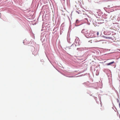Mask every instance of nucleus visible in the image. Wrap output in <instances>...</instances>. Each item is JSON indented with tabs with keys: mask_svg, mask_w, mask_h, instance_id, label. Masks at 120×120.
<instances>
[{
	"mask_svg": "<svg viewBox=\"0 0 120 120\" xmlns=\"http://www.w3.org/2000/svg\"><path fill=\"white\" fill-rule=\"evenodd\" d=\"M76 39L77 40L78 43H77V42L76 41V42H75V43H76V44H77V45H80V42H79V38H78L77 37L75 38V41L76 40Z\"/></svg>",
	"mask_w": 120,
	"mask_h": 120,
	"instance_id": "nucleus-1",
	"label": "nucleus"
},
{
	"mask_svg": "<svg viewBox=\"0 0 120 120\" xmlns=\"http://www.w3.org/2000/svg\"><path fill=\"white\" fill-rule=\"evenodd\" d=\"M115 63L114 62L112 61V62H110L109 63L107 64H106L107 65H111V64H112L113 63Z\"/></svg>",
	"mask_w": 120,
	"mask_h": 120,
	"instance_id": "nucleus-2",
	"label": "nucleus"
},
{
	"mask_svg": "<svg viewBox=\"0 0 120 120\" xmlns=\"http://www.w3.org/2000/svg\"><path fill=\"white\" fill-rule=\"evenodd\" d=\"M105 38H106V39H112V38L110 37H105Z\"/></svg>",
	"mask_w": 120,
	"mask_h": 120,
	"instance_id": "nucleus-3",
	"label": "nucleus"
},
{
	"mask_svg": "<svg viewBox=\"0 0 120 120\" xmlns=\"http://www.w3.org/2000/svg\"><path fill=\"white\" fill-rule=\"evenodd\" d=\"M76 12L78 14H80V13H81V12H80V11H76Z\"/></svg>",
	"mask_w": 120,
	"mask_h": 120,
	"instance_id": "nucleus-4",
	"label": "nucleus"
},
{
	"mask_svg": "<svg viewBox=\"0 0 120 120\" xmlns=\"http://www.w3.org/2000/svg\"><path fill=\"white\" fill-rule=\"evenodd\" d=\"M79 22V21L78 20H76V23H78Z\"/></svg>",
	"mask_w": 120,
	"mask_h": 120,
	"instance_id": "nucleus-5",
	"label": "nucleus"
},
{
	"mask_svg": "<svg viewBox=\"0 0 120 120\" xmlns=\"http://www.w3.org/2000/svg\"><path fill=\"white\" fill-rule=\"evenodd\" d=\"M97 36H98L99 35V33L98 32H97Z\"/></svg>",
	"mask_w": 120,
	"mask_h": 120,
	"instance_id": "nucleus-6",
	"label": "nucleus"
},
{
	"mask_svg": "<svg viewBox=\"0 0 120 120\" xmlns=\"http://www.w3.org/2000/svg\"><path fill=\"white\" fill-rule=\"evenodd\" d=\"M119 106L120 107V103L119 104Z\"/></svg>",
	"mask_w": 120,
	"mask_h": 120,
	"instance_id": "nucleus-7",
	"label": "nucleus"
}]
</instances>
